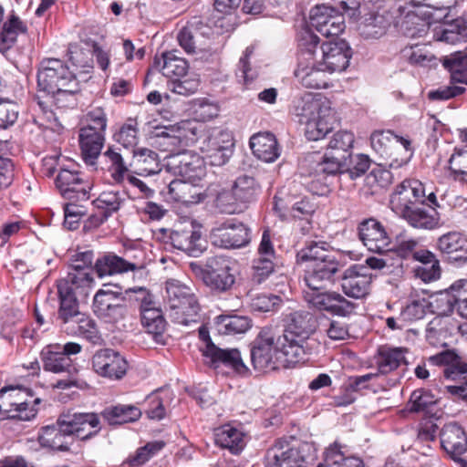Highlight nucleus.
<instances>
[{"instance_id": "69168bd1", "label": "nucleus", "mask_w": 467, "mask_h": 467, "mask_svg": "<svg viewBox=\"0 0 467 467\" xmlns=\"http://www.w3.org/2000/svg\"><path fill=\"white\" fill-rule=\"evenodd\" d=\"M169 399V393L162 389H158L147 397L146 414L151 420H162L166 415L165 400Z\"/></svg>"}, {"instance_id": "de8ad7c7", "label": "nucleus", "mask_w": 467, "mask_h": 467, "mask_svg": "<svg viewBox=\"0 0 467 467\" xmlns=\"http://www.w3.org/2000/svg\"><path fill=\"white\" fill-rule=\"evenodd\" d=\"M405 348H382L379 351L377 365L381 374H388L396 369L401 363H405Z\"/></svg>"}, {"instance_id": "8fccbe9b", "label": "nucleus", "mask_w": 467, "mask_h": 467, "mask_svg": "<svg viewBox=\"0 0 467 467\" xmlns=\"http://www.w3.org/2000/svg\"><path fill=\"white\" fill-rule=\"evenodd\" d=\"M104 156L109 162L108 171L113 182L121 184L125 180L128 181V177L130 176V170L122 155L119 151L109 148L105 151Z\"/></svg>"}, {"instance_id": "5701e85b", "label": "nucleus", "mask_w": 467, "mask_h": 467, "mask_svg": "<svg viewBox=\"0 0 467 467\" xmlns=\"http://www.w3.org/2000/svg\"><path fill=\"white\" fill-rule=\"evenodd\" d=\"M66 421L65 425L71 436L87 441L96 436L100 429V420L99 415L94 412H71L62 413Z\"/></svg>"}, {"instance_id": "0eeeda50", "label": "nucleus", "mask_w": 467, "mask_h": 467, "mask_svg": "<svg viewBox=\"0 0 467 467\" xmlns=\"http://www.w3.org/2000/svg\"><path fill=\"white\" fill-rule=\"evenodd\" d=\"M37 94L54 93L61 88H76L79 82L67 64L58 58H44L37 69Z\"/></svg>"}, {"instance_id": "393cba45", "label": "nucleus", "mask_w": 467, "mask_h": 467, "mask_svg": "<svg viewBox=\"0 0 467 467\" xmlns=\"http://www.w3.org/2000/svg\"><path fill=\"white\" fill-rule=\"evenodd\" d=\"M202 351L214 368L223 366L242 376L249 372L237 348H221L214 344H210L207 349H202Z\"/></svg>"}, {"instance_id": "39448f33", "label": "nucleus", "mask_w": 467, "mask_h": 467, "mask_svg": "<svg viewBox=\"0 0 467 467\" xmlns=\"http://www.w3.org/2000/svg\"><path fill=\"white\" fill-rule=\"evenodd\" d=\"M236 261L218 254L206 258L204 264L191 262L189 267L210 291L217 294L229 292L235 284Z\"/></svg>"}, {"instance_id": "423d86ee", "label": "nucleus", "mask_w": 467, "mask_h": 467, "mask_svg": "<svg viewBox=\"0 0 467 467\" xmlns=\"http://www.w3.org/2000/svg\"><path fill=\"white\" fill-rule=\"evenodd\" d=\"M166 304L172 322L188 326L198 321L200 305L192 287L176 279L166 282Z\"/></svg>"}, {"instance_id": "7ed1b4c3", "label": "nucleus", "mask_w": 467, "mask_h": 467, "mask_svg": "<svg viewBox=\"0 0 467 467\" xmlns=\"http://www.w3.org/2000/svg\"><path fill=\"white\" fill-rule=\"evenodd\" d=\"M279 327H264L251 343V363L257 371L276 369L279 366L288 368L297 362H292L281 349L279 343Z\"/></svg>"}, {"instance_id": "2eb2a0df", "label": "nucleus", "mask_w": 467, "mask_h": 467, "mask_svg": "<svg viewBox=\"0 0 467 467\" xmlns=\"http://www.w3.org/2000/svg\"><path fill=\"white\" fill-rule=\"evenodd\" d=\"M310 25L326 37L337 36L345 29L344 16L336 8L317 5L310 11Z\"/></svg>"}, {"instance_id": "49530a36", "label": "nucleus", "mask_w": 467, "mask_h": 467, "mask_svg": "<svg viewBox=\"0 0 467 467\" xmlns=\"http://www.w3.org/2000/svg\"><path fill=\"white\" fill-rule=\"evenodd\" d=\"M232 189L237 195V199L246 208V205L256 200L260 193V185L252 176L244 174L236 178Z\"/></svg>"}, {"instance_id": "4d7b16f0", "label": "nucleus", "mask_w": 467, "mask_h": 467, "mask_svg": "<svg viewBox=\"0 0 467 467\" xmlns=\"http://www.w3.org/2000/svg\"><path fill=\"white\" fill-rule=\"evenodd\" d=\"M214 205L220 213L227 214L239 213L245 209L242 202L237 199V195H235L233 189H222L217 192Z\"/></svg>"}, {"instance_id": "a211bd4d", "label": "nucleus", "mask_w": 467, "mask_h": 467, "mask_svg": "<svg viewBox=\"0 0 467 467\" xmlns=\"http://www.w3.org/2000/svg\"><path fill=\"white\" fill-rule=\"evenodd\" d=\"M358 237L368 251L379 254L389 251L390 237L384 225L375 218L365 219L359 223Z\"/></svg>"}, {"instance_id": "b1692460", "label": "nucleus", "mask_w": 467, "mask_h": 467, "mask_svg": "<svg viewBox=\"0 0 467 467\" xmlns=\"http://www.w3.org/2000/svg\"><path fill=\"white\" fill-rule=\"evenodd\" d=\"M202 144V150L205 152L202 159L213 166L225 164L233 153V137L227 131H218L211 135Z\"/></svg>"}, {"instance_id": "473e14b6", "label": "nucleus", "mask_w": 467, "mask_h": 467, "mask_svg": "<svg viewBox=\"0 0 467 467\" xmlns=\"http://www.w3.org/2000/svg\"><path fill=\"white\" fill-rule=\"evenodd\" d=\"M104 131L94 130L90 128H81L79 130V145L84 161L94 165L104 145Z\"/></svg>"}, {"instance_id": "ea45409f", "label": "nucleus", "mask_w": 467, "mask_h": 467, "mask_svg": "<svg viewBox=\"0 0 467 467\" xmlns=\"http://www.w3.org/2000/svg\"><path fill=\"white\" fill-rule=\"evenodd\" d=\"M335 253L328 250V245L325 242L309 241L305 246L296 253V262L298 264L306 263L311 265L325 261L335 256Z\"/></svg>"}, {"instance_id": "aec40b11", "label": "nucleus", "mask_w": 467, "mask_h": 467, "mask_svg": "<svg viewBox=\"0 0 467 467\" xmlns=\"http://www.w3.org/2000/svg\"><path fill=\"white\" fill-rule=\"evenodd\" d=\"M214 245L222 248H240L250 241V230L243 223L226 222L211 231Z\"/></svg>"}, {"instance_id": "13d9d810", "label": "nucleus", "mask_w": 467, "mask_h": 467, "mask_svg": "<svg viewBox=\"0 0 467 467\" xmlns=\"http://www.w3.org/2000/svg\"><path fill=\"white\" fill-rule=\"evenodd\" d=\"M277 259L255 256L252 260L251 279L255 284H262L275 272Z\"/></svg>"}, {"instance_id": "c756f323", "label": "nucleus", "mask_w": 467, "mask_h": 467, "mask_svg": "<svg viewBox=\"0 0 467 467\" xmlns=\"http://www.w3.org/2000/svg\"><path fill=\"white\" fill-rule=\"evenodd\" d=\"M437 247L448 260L467 263V236L459 232H449L439 237Z\"/></svg>"}, {"instance_id": "dca6fc26", "label": "nucleus", "mask_w": 467, "mask_h": 467, "mask_svg": "<svg viewBox=\"0 0 467 467\" xmlns=\"http://www.w3.org/2000/svg\"><path fill=\"white\" fill-rule=\"evenodd\" d=\"M339 269L340 263L336 255L319 263L306 265L303 281L307 288L325 289L334 284Z\"/></svg>"}, {"instance_id": "338daca9", "label": "nucleus", "mask_w": 467, "mask_h": 467, "mask_svg": "<svg viewBox=\"0 0 467 467\" xmlns=\"http://www.w3.org/2000/svg\"><path fill=\"white\" fill-rule=\"evenodd\" d=\"M436 403V399L431 391L419 389H415L407 403V409L410 412H420Z\"/></svg>"}, {"instance_id": "4be33fe9", "label": "nucleus", "mask_w": 467, "mask_h": 467, "mask_svg": "<svg viewBox=\"0 0 467 467\" xmlns=\"http://www.w3.org/2000/svg\"><path fill=\"white\" fill-rule=\"evenodd\" d=\"M306 458L301 450L286 441H277L265 454V467H307Z\"/></svg>"}, {"instance_id": "79ce46f5", "label": "nucleus", "mask_w": 467, "mask_h": 467, "mask_svg": "<svg viewBox=\"0 0 467 467\" xmlns=\"http://www.w3.org/2000/svg\"><path fill=\"white\" fill-rule=\"evenodd\" d=\"M413 6H418L417 15L421 16L428 24L441 23L443 25L445 20L450 18V7L443 5H435L430 0H409Z\"/></svg>"}, {"instance_id": "58836bf2", "label": "nucleus", "mask_w": 467, "mask_h": 467, "mask_svg": "<svg viewBox=\"0 0 467 467\" xmlns=\"http://www.w3.org/2000/svg\"><path fill=\"white\" fill-rule=\"evenodd\" d=\"M197 182L185 179L171 181L168 186V194L175 202L185 204L198 203L202 198L196 188Z\"/></svg>"}, {"instance_id": "4468645a", "label": "nucleus", "mask_w": 467, "mask_h": 467, "mask_svg": "<svg viewBox=\"0 0 467 467\" xmlns=\"http://www.w3.org/2000/svg\"><path fill=\"white\" fill-rule=\"evenodd\" d=\"M168 233V242L178 250L192 257L200 256L205 250L202 244V234L192 222L179 223Z\"/></svg>"}, {"instance_id": "ddd939ff", "label": "nucleus", "mask_w": 467, "mask_h": 467, "mask_svg": "<svg viewBox=\"0 0 467 467\" xmlns=\"http://www.w3.org/2000/svg\"><path fill=\"white\" fill-rule=\"evenodd\" d=\"M55 184L60 195L71 202H87L90 198L92 183L75 170L60 169Z\"/></svg>"}, {"instance_id": "37998d69", "label": "nucleus", "mask_w": 467, "mask_h": 467, "mask_svg": "<svg viewBox=\"0 0 467 467\" xmlns=\"http://www.w3.org/2000/svg\"><path fill=\"white\" fill-rule=\"evenodd\" d=\"M101 415L109 424L119 425L137 420L140 417L141 411L135 406L119 404L105 409Z\"/></svg>"}, {"instance_id": "1a4fd4ad", "label": "nucleus", "mask_w": 467, "mask_h": 467, "mask_svg": "<svg viewBox=\"0 0 467 467\" xmlns=\"http://www.w3.org/2000/svg\"><path fill=\"white\" fill-rule=\"evenodd\" d=\"M312 36L315 38V57L328 73L342 72L348 67L352 52L346 41H328L319 46V37L313 32Z\"/></svg>"}, {"instance_id": "4c0bfd02", "label": "nucleus", "mask_w": 467, "mask_h": 467, "mask_svg": "<svg viewBox=\"0 0 467 467\" xmlns=\"http://www.w3.org/2000/svg\"><path fill=\"white\" fill-rule=\"evenodd\" d=\"M94 268L99 277L102 278L106 275L134 271L138 265L128 259L109 253L97 259Z\"/></svg>"}, {"instance_id": "7c9ffc66", "label": "nucleus", "mask_w": 467, "mask_h": 467, "mask_svg": "<svg viewBox=\"0 0 467 467\" xmlns=\"http://www.w3.org/2000/svg\"><path fill=\"white\" fill-rule=\"evenodd\" d=\"M66 423L63 415L60 414L56 425L46 426L41 430L38 441L43 447H47L57 451H68V442L67 439L71 437L69 430L64 426Z\"/></svg>"}, {"instance_id": "0e129e2a", "label": "nucleus", "mask_w": 467, "mask_h": 467, "mask_svg": "<svg viewBox=\"0 0 467 467\" xmlns=\"http://www.w3.org/2000/svg\"><path fill=\"white\" fill-rule=\"evenodd\" d=\"M353 143V133L347 130H339L331 138L327 150L333 154H337V156L346 157L350 153Z\"/></svg>"}, {"instance_id": "774afa93", "label": "nucleus", "mask_w": 467, "mask_h": 467, "mask_svg": "<svg viewBox=\"0 0 467 467\" xmlns=\"http://www.w3.org/2000/svg\"><path fill=\"white\" fill-rule=\"evenodd\" d=\"M420 244L418 240L400 234L396 236L395 244L392 250L396 255L404 260L413 259L414 254L419 248Z\"/></svg>"}, {"instance_id": "603ef678", "label": "nucleus", "mask_w": 467, "mask_h": 467, "mask_svg": "<svg viewBox=\"0 0 467 467\" xmlns=\"http://www.w3.org/2000/svg\"><path fill=\"white\" fill-rule=\"evenodd\" d=\"M449 323L448 316L435 317L428 325L426 329L427 341L434 346H446V339L449 335L447 324Z\"/></svg>"}, {"instance_id": "412c9836", "label": "nucleus", "mask_w": 467, "mask_h": 467, "mask_svg": "<svg viewBox=\"0 0 467 467\" xmlns=\"http://www.w3.org/2000/svg\"><path fill=\"white\" fill-rule=\"evenodd\" d=\"M372 274L364 265H354L345 270L341 287L344 294L352 298H363L369 294Z\"/></svg>"}, {"instance_id": "864d4df0", "label": "nucleus", "mask_w": 467, "mask_h": 467, "mask_svg": "<svg viewBox=\"0 0 467 467\" xmlns=\"http://www.w3.org/2000/svg\"><path fill=\"white\" fill-rule=\"evenodd\" d=\"M69 324L71 325L72 333H78L92 343H97L100 339L96 322L86 314L81 313ZM68 329L69 327L65 328L66 331H68Z\"/></svg>"}, {"instance_id": "6ab92c4d", "label": "nucleus", "mask_w": 467, "mask_h": 467, "mask_svg": "<svg viewBox=\"0 0 467 467\" xmlns=\"http://www.w3.org/2000/svg\"><path fill=\"white\" fill-rule=\"evenodd\" d=\"M80 90L79 82H77L76 88H61L59 90H54V93L36 94V100L42 112L47 115L48 121H57L51 107L57 109H74L78 105L77 95Z\"/></svg>"}, {"instance_id": "9d476101", "label": "nucleus", "mask_w": 467, "mask_h": 467, "mask_svg": "<svg viewBox=\"0 0 467 467\" xmlns=\"http://www.w3.org/2000/svg\"><path fill=\"white\" fill-rule=\"evenodd\" d=\"M306 302L313 308L339 317H348L354 312L356 305L336 291L307 288L304 290Z\"/></svg>"}, {"instance_id": "3c124183", "label": "nucleus", "mask_w": 467, "mask_h": 467, "mask_svg": "<svg viewBox=\"0 0 467 467\" xmlns=\"http://www.w3.org/2000/svg\"><path fill=\"white\" fill-rule=\"evenodd\" d=\"M216 327L220 334H242L251 327V320L243 316H220L217 317Z\"/></svg>"}, {"instance_id": "f257e3e1", "label": "nucleus", "mask_w": 467, "mask_h": 467, "mask_svg": "<svg viewBox=\"0 0 467 467\" xmlns=\"http://www.w3.org/2000/svg\"><path fill=\"white\" fill-rule=\"evenodd\" d=\"M291 111L306 126L305 133L309 140H321L333 129L334 114L328 102L312 94L295 99Z\"/></svg>"}, {"instance_id": "f8f14e48", "label": "nucleus", "mask_w": 467, "mask_h": 467, "mask_svg": "<svg viewBox=\"0 0 467 467\" xmlns=\"http://www.w3.org/2000/svg\"><path fill=\"white\" fill-rule=\"evenodd\" d=\"M425 202V187L419 180H404L396 186L390 195V209L398 215L402 216L417 204Z\"/></svg>"}, {"instance_id": "cd10ccee", "label": "nucleus", "mask_w": 467, "mask_h": 467, "mask_svg": "<svg viewBox=\"0 0 467 467\" xmlns=\"http://www.w3.org/2000/svg\"><path fill=\"white\" fill-rule=\"evenodd\" d=\"M441 446L453 460L467 451V435L457 423L445 424L440 432Z\"/></svg>"}, {"instance_id": "72a5a7b5", "label": "nucleus", "mask_w": 467, "mask_h": 467, "mask_svg": "<svg viewBox=\"0 0 467 467\" xmlns=\"http://www.w3.org/2000/svg\"><path fill=\"white\" fill-rule=\"evenodd\" d=\"M249 144L254 155L265 162H273L280 155L277 140L270 132L253 135Z\"/></svg>"}, {"instance_id": "9b49d317", "label": "nucleus", "mask_w": 467, "mask_h": 467, "mask_svg": "<svg viewBox=\"0 0 467 467\" xmlns=\"http://www.w3.org/2000/svg\"><path fill=\"white\" fill-rule=\"evenodd\" d=\"M165 167L173 175L192 182H199L205 175L203 159L190 150L170 153L166 157Z\"/></svg>"}, {"instance_id": "6e6552de", "label": "nucleus", "mask_w": 467, "mask_h": 467, "mask_svg": "<svg viewBox=\"0 0 467 467\" xmlns=\"http://www.w3.org/2000/svg\"><path fill=\"white\" fill-rule=\"evenodd\" d=\"M92 310L100 319L117 323L127 314L126 297L122 288L117 285L105 284L93 297Z\"/></svg>"}, {"instance_id": "e433bc0d", "label": "nucleus", "mask_w": 467, "mask_h": 467, "mask_svg": "<svg viewBox=\"0 0 467 467\" xmlns=\"http://www.w3.org/2000/svg\"><path fill=\"white\" fill-rule=\"evenodd\" d=\"M435 36L438 40L449 44L467 41V20L463 16L452 18L451 16L445 20L440 28L436 29Z\"/></svg>"}, {"instance_id": "e2e57ef3", "label": "nucleus", "mask_w": 467, "mask_h": 467, "mask_svg": "<svg viewBox=\"0 0 467 467\" xmlns=\"http://www.w3.org/2000/svg\"><path fill=\"white\" fill-rule=\"evenodd\" d=\"M343 156H337L327 150L321 161H318L315 169L317 176L337 175L344 173Z\"/></svg>"}, {"instance_id": "f3484780", "label": "nucleus", "mask_w": 467, "mask_h": 467, "mask_svg": "<svg viewBox=\"0 0 467 467\" xmlns=\"http://www.w3.org/2000/svg\"><path fill=\"white\" fill-rule=\"evenodd\" d=\"M92 368L94 371L104 378L119 379L127 372L128 362L118 351L103 348L93 355Z\"/></svg>"}, {"instance_id": "680f3d73", "label": "nucleus", "mask_w": 467, "mask_h": 467, "mask_svg": "<svg viewBox=\"0 0 467 467\" xmlns=\"http://www.w3.org/2000/svg\"><path fill=\"white\" fill-rule=\"evenodd\" d=\"M395 134L390 130H376L370 135L372 149L382 158L393 159L391 151Z\"/></svg>"}, {"instance_id": "052dcab7", "label": "nucleus", "mask_w": 467, "mask_h": 467, "mask_svg": "<svg viewBox=\"0 0 467 467\" xmlns=\"http://www.w3.org/2000/svg\"><path fill=\"white\" fill-rule=\"evenodd\" d=\"M344 173H348L351 180L364 175L370 167V159L365 154H348L343 156Z\"/></svg>"}, {"instance_id": "a19ab883", "label": "nucleus", "mask_w": 467, "mask_h": 467, "mask_svg": "<svg viewBox=\"0 0 467 467\" xmlns=\"http://www.w3.org/2000/svg\"><path fill=\"white\" fill-rule=\"evenodd\" d=\"M26 26L12 14L0 28V52L5 54L16 42L17 36L26 32Z\"/></svg>"}, {"instance_id": "a878e982", "label": "nucleus", "mask_w": 467, "mask_h": 467, "mask_svg": "<svg viewBox=\"0 0 467 467\" xmlns=\"http://www.w3.org/2000/svg\"><path fill=\"white\" fill-rule=\"evenodd\" d=\"M213 35L212 29L205 25H190L183 27L178 34L180 46L188 54H193L197 51H205L210 48L209 40Z\"/></svg>"}, {"instance_id": "bb28decb", "label": "nucleus", "mask_w": 467, "mask_h": 467, "mask_svg": "<svg viewBox=\"0 0 467 467\" xmlns=\"http://www.w3.org/2000/svg\"><path fill=\"white\" fill-rule=\"evenodd\" d=\"M41 402L39 398L33 399V392L31 389L22 387L18 389L16 397H14L11 407L5 414L3 419H12L18 420H31L37 413L36 408Z\"/></svg>"}, {"instance_id": "bf43d9fd", "label": "nucleus", "mask_w": 467, "mask_h": 467, "mask_svg": "<svg viewBox=\"0 0 467 467\" xmlns=\"http://www.w3.org/2000/svg\"><path fill=\"white\" fill-rule=\"evenodd\" d=\"M325 464L327 467H364L362 459L355 456L346 457L337 443L325 452Z\"/></svg>"}, {"instance_id": "f03ea898", "label": "nucleus", "mask_w": 467, "mask_h": 467, "mask_svg": "<svg viewBox=\"0 0 467 467\" xmlns=\"http://www.w3.org/2000/svg\"><path fill=\"white\" fill-rule=\"evenodd\" d=\"M316 329V318L307 311H295L285 317L279 329V346L292 362H303L308 354L307 339Z\"/></svg>"}, {"instance_id": "f704fd0d", "label": "nucleus", "mask_w": 467, "mask_h": 467, "mask_svg": "<svg viewBox=\"0 0 467 467\" xmlns=\"http://www.w3.org/2000/svg\"><path fill=\"white\" fill-rule=\"evenodd\" d=\"M177 50L167 51L161 57H155L153 67L171 80L183 78L189 68L187 61L177 55Z\"/></svg>"}, {"instance_id": "c9c22d12", "label": "nucleus", "mask_w": 467, "mask_h": 467, "mask_svg": "<svg viewBox=\"0 0 467 467\" xmlns=\"http://www.w3.org/2000/svg\"><path fill=\"white\" fill-rule=\"evenodd\" d=\"M400 218L416 229L432 230L440 225L439 213L434 207L425 208L424 203L417 204Z\"/></svg>"}, {"instance_id": "a18cd8bd", "label": "nucleus", "mask_w": 467, "mask_h": 467, "mask_svg": "<svg viewBox=\"0 0 467 467\" xmlns=\"http://www.w3.org/2000/svg\"><path fill=\"white\" fill-rule=\"evenodd\" d=\"M443 67L451 72V84L467 85V52H455L442 61Z\"/></svg>"}, {"instance_id": "6e6d98bb", "label": "nucleus", "mask_w": 467, "mask_h": 467, "mask_svg": "<svg viewBox=\"0 0 467 467\" xmlns=\"http://www.w3.org/2000/svg\"><path fill=\"white\" fill-rule=\"evenodd\" d=\"M141 324L146 329L147 333L151 334L153 338L159 342L162 337L165 331L166 321L161 314V311L157 309H146L143 315L140 316Z\"/></svg>"}, {"instance_id": "5fc2aeb1", "label": "nucleus", "mask_w": 467, "mask_h": 467, "mask_svg": "<svg viewBox=\"0 0 467 467\" xmlns=\"http://www.w3.org/2000/svg\"><path fill=\"white\" fill-rule=\"evenodd\" d=\"M134 161L137 168L147 175L158 173L161 164L158 154L150 149L140 148L133 151Z\"/></svg>"}, {"instance_id": "20e7f679", "label": "nucleus", "mask_w": 467, "mask_h": 467, "mask_svg": "<svg viewBox=\"0 0 467 467\" xmlns=\"http://www.w3.org/2000/svg\"><path fill=\"white\" fill-rule=\"evenodd\" d=\"M327 70L315 57V38L312 31L305 29L298 37L297 66L295 77L306 88L319 89L328 86Z\"/></svg>"}, {"instance_id": "09e8293b", "label": "nucleus", "mask_w": 467, "mask_h": 467, "mask_svg": "<svg viewBox=\"0 0 467 467\" xmlns=\"http://www.w3.org/2000/svg\"><path fill=\"white\" fill-rule=\"evenodd\" d=\"M359 35L365 39H378L385 35L387 24L385 18L378 14H369L358 24Z\"/></svg>"}, {"instance_id": "c85d7f7f", "label": "nucleus", "mask_w": 467, "mask_h": 467, "mask_svg": "<svg viewBox=\"0 0 467 467\" xmlns=\"http://www.w3.org/2000/svg\"><path fill=\"white\" fill-rule=\"evenodd\" d=\"M40 358L45 371L55 374H72L77 371L72 358L66 357L60 351V344L46 346L40 352Z\"/></svg>"}, {"instance_id": "2f4dec72", "label": "nucleus", "mask_w": 467, "mask_h": 467, "mask_svg": "<svg viewBox=\"0 0 467 467\" xmlns=\"http://www.w3.org/2000/svg\"><path fill=\"white\" fill-rule=\"evenodd\" d=\"M57 286L59 298L57 320L60 321V325H67L81 314L78 301L74 288L67 286V282H57Z\"/></svg>"}, {"instance_id": "c03bdc74", "label": "nucleus", "mask_w": 467, "mask_h": 467, "mask_svg": "<svg viewBox=\"0 0 467 467\" xmlns=\"http://www.w3.org/2000/svg\"><path fill=\"white\" fill-rule=\"evenodd\" d=\"M215 443L228 449L232 453H239L244 447V434L229 425L218 429L215 432Z\"/></svg>"}]
</instances>
